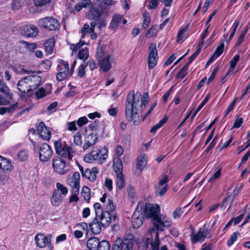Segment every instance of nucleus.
<instances>
[{
	"label": "nucleus",
	"instance_id": "1",
	"mask_svg": "<svg viewBox=\"0 0 250 250\" xmlns=\"http://www.w3.org/2000/svg\"><path fill=\"white\" fill-rule=\"evenodd\" d=\"M149 96L145 92L142 97L140 92L134 93L131 90L127 96L125 103V115L126 120L133 122L135 125L140 123L139 114L142 112L144 108L147 104Z\"/></svg>",
	"mask_w": 250,
	"mask_h": 250
},
{
	"label": "nucleus",
	"instance_id": "2",
	"mask_svg": "<svg viewBox=\"0 0 250 250\" xmlns=\"http://www.w3.org/2000/svg\"><path fill=\"white\" fill-rule=\"evenodd\" d=\"M54 147L56 153L61 157L72 160L75 150L73 147V145L68 146L65 141L59 139L54 142Z\"/></svg>",
	"mask_w": 250,
	"mask_h": 250
},
{
	"label": "nucleus",
	"instance_id": "3",
	"mask_svg": "<svg viewBox=\"0 0 250 250\" xmlns=\"http://www.w3.org/2000/svg\"><path fill=\"white\" fill-rule=\"evenodd\" d=\"M134 242L133 235L128 234L123 240L117 238L112 246V250H132Z\"/></svg>",
	"mask_w": 250,
	"mask_h": 250
},
{
	"label": "nucleus",
	"instance_id": "4",
	"mask_svg": "<svg viewBox=\"0 0 250 250\" xmlns=\"http://www.w3.org/2000/svg\"><path fill=\"white\" fill-rule=\"evenodd\" d=\"M107 151L105 150V153H101L100 149L93 150L84 155L83 160L87 163L97 161L98 163L102 164L107 157Z\"/></svg>",
	"mask_w": 250,
	"mask_h": 250
},
{
	"label": "nucleus",
	"instance_id": "5",
	"mask_svg": "<svg viewBox=\"0 0 250 250\" xmlns=\"http://www.w3.org/2000/svg\"><path fill=\"white\" fill-rule=\"evenodd\" d=\"M102 49L101 47L97 48V54L98 57V61L100 69L104 72H106L111 68V63L113 62V59L111 55H108L104 58L100 59V54L102 53Z\"/></svg>",
	"mask_w": 250,
	"mask_h": 250
},
{
	"label": "nucleus",
	"instance_id": "6",
	"mask_svg": "<svg viewBox=\"0 0 250 250\" xmlns=\"http://www.w3.org/2000/svg\"><path fill=\"white\" fill-rule=\"evenodd\" d=\"M144 204L142 202H139L138 204L137 208L132 216L131 224L132 227L134 229H137L143 224V215L141 211Z\"/></svg>",
	"mask_w": 250,
	"mask_h": 250
},
{
	"label": "nucleus",
	"instance_id": "7",
	"mask_svg": "<svg viewBox=\"0 0 250 250\" xmlns=\"http://www.w3.org/2000/svg\"><path fill=\"white\" fill-rule=\"evenodd\" d=\"M39 25L48 30H55L58 29L60 26L59 22L53 17H45L39 20Z\"/></svg>",
	"mask_w": 250,
	"mask_h": 250
},
{
	"label": "nucleus",
	"instance_id": "8",
	"mask_svg": "<svg viewBox=\"0 0 250 250\" xmlns=\"http://www.w3.org/2000/svg\"><path fill=\"white\" fill-rule=\"evenodd\" d=\"M209 230L205 227L203 228H199L196 233L192 231L190 235V240L192 244L197 242H203L206 238H210Z\"/></svg>",
	"mask_w": 250,
	"mask_h": 250
},
{
	"label": "nucleus",
	"instance_id": "9",
	"mask_svg": "<svg viewBox=\"0 0 250 250\" xmlns=\"http://www.w3.org/2000/svg\"><path fill=\"white\" fill-rule=\"evenodd\" d=\"M52 167L55 172L61 175L66 174L69 171V166L66 162L61 158L53 160Z\"/></svg>",
	"mask_w": 250,
	"mask_h": 250
},
{
	"label": "nucleus",
	"instance_id": "10",
	"mask_svg": "<svg viewBox=\"0 0 250 250\" xmlns=\"http://www.w3.org/2000/svg\"><path fill=\"white\" fill-rule=\"evenodd\" d=\"M56 79L59 81H62L66 78L69 72V63L62 60L58 62Z\"/></svg>",
	"mask_w": 250,
	"mask_h": 250
},
{
	"label": "nucleus",
	"instance_id": "11",
	"mask_svg": "<svg viewBox=\"0 0 250 250\" xmlns=\"http://www.w3.org/2000/svg\"><path fill=\"white\" fill-rule=\"evenodd\" d=\"M39 153L40 161L47 162L52 157L53 151L50 146L46 143H43L40 146Z\"/></svg>",
	"mask_w": 250,
	"mask_h": 250
},
{
	"label": "nucleus",
	"instance_id": "12",
	"mask_svg": "<svg viewBox=\"0 0 250 250\" xmlns=\"http://www.w3.org/2000/svg\"><path fill=\"white\" fill-rule=\"evenodd\" d=\"M160 212V208L158 205L149 203L146 204L144 213L146 217L152 218L153 221L159 216Z\"/></svg>",
	"mask_w": 250,
	"mask_h": 250
},
{
	"label": "nucleus",
	"instance_id": "13",
	"mask_svg": "<svg viewBox=\"0 0 250 250\" xmlns=\"http://www.w3.org/2000/svg\"><path fill=\"white\" fill-rule=\"evenodd\" d=\"M51 237L50 234L45 236L43 234H37L35 238L37 246L42 248L48 246L50 249H52L53 246L51 243Z\"/></svg>",
	"mask_w": 250,
	"mask_h": 250
},
{
	"label": "nucleus",
	"instance_id": "14",
	"mask_svg": "<svg viewBox=\"0 0 250 250\" xmlns=\"http://www.w3.org/2000/svg\"><path fill=\"white\" fill-rule=\"evenodd\" d=\"M149 57L148 60V67L150 69L153 68L157 63L158 52L156 45L154 43L150 44L149 49Z\"/></svg>",
	"mask_w": 250,
	"mask_h": 250
},
{
	"label": "nucleus",
	"instance_id": "15",
	"mask_svg": "<svg viewBox=\"0 0 250 250\" xmlns=\"http://www.w3.org/2000/svg\"><path fill=\"white\" fill-rule=\"evenodd\" d=\"M153 224L157 229L163 230L164 228H168L171 226V221L167 216L161 214L153 220Z\"/></svg>",
	"mask_w": 250,
	"mask_h": 250
},
{
	"label": "nucleus",
	"instance_id": "16",
	"mask_svg": "<svg viewBox=\"0 0 250 250\" xmlns=\"http://www.w3.org/2000/svg\"><path fill=\"white\" fill-rule=\"evenodd\" d=\"M80 174L78 172H74L69 175L67 178V183L72 189H80Z\"/></svg>",
	"mask_w": 250,
	"mask_h": 250
},
{
	"label": "nucleus",
	"instance_id": "17",
	"mask_svg": "<svg viewBox=\"0 0 250 250\" xmlns=\"http://www.w3.org/2000/svg\"><path fill=\"white\" fill-rule=\"evenodd\" d=\"M37 131L41 137L44 140H49L51 137L50 130L48 129L43 122H40L37 126Z\"/></svg>",
	"mask_w": 250,
	"mask_h": 250
},
{
	"label": "nucleus",
	"instance_id": "18",
	"mask_svg": "<svg viewBox=\"0 0 250 250\" xmlns=\"http://www.w3.org/2000/svg\"><path fill=\"white\" fill-rule=\"evenodd\" d=\"M27 78L31 92L36 89L41 84V78L38 75L27 76Z\"/></svg>",
	"mask_w": 250,
	"mask_h": 250
},
{
	"label": "nucleus",
	"instance_id": "19",
	"mask_svg": "<svg viewBox=\"0 0 250 250\" xmlns=\"http://www.w3.org/2000/svg\"><path fill=\"white\" fill-rule=\"evenodd\" d=\"M97 219L100 220V224L102 226H108L111 221V214L108 211H104L99 215Z\"/></svg>",
	"mask_w": 250,
	"mask_h": 250
},
{
	"label": "nucleus",
	"instance_id": "20",
	"mask_svg": "<svg viewBox=\"0 0 250 250\" xmlns=\"http://www.w3.org/2000/svg\"><path fill=\"white\" fill-rule=\"evenodd\" d=\"M104 13L96 6L90 7L89 13L88 14V19L94 21H99V19L102 16Z\"/></svg>",
	"mask_w": 250,
	"mask_h": 250
},
{
	"label": "nucleus",
	"instance_id": "21",
	"mask_svg": "<svg viewBox=\"0 0 250 250\" xmlns=\"http://www.w3.org/2000/svg\"><path fill=\"white\" fill-rule=\"evenodd\" d=\"M63 197L58 190H54L50 198L51 205L54 207H59L62 202Z\"/></svg>",
	"mask_w": 250,
	"mask_h": 250
},
{
	"label": "nucleus",
	"instance_id": "22",
	"mask_svg": "<svg viewBox=\"0 0 250 250\" xmlns=\"http://www.w3.org/2000/svg\"><path fill=\"white\" fill-rule=\"evenodd\" d=\"M98 138L94 134H90L87 135L85 138L84 142L83 145V149L86 150L90 146L96 144Z\"/></svg>",
	"mask_w": 250,
	"mask_h": 250
},
{
	"label": "nucleus",
	"instance_id": "23",
	"mask_svg": "<svg viewBox=\"0 0 250 250\" xmlns=\"http://www.w3.org/2000/svg\"><path fill=\"white\" fill-rule=\"evenodd\" d=\"M17 87L18 90L21 93H25L31 92L28 84L27 77L20 80L17 84Z\"/></svg>",
	"mask_w": 250,
	"mask_h": 250
},
{
	"label": "nucleus",
	"instance_id": "24",
	"mask_svg": "<svg viewBox=\"0 0 250 250\" xmlns=\"http://www.w3.org/2000/svg\"><path fill=\"white\" fill-rule=\"evenodd\" d=\"M0 169L3 171H11L13 169L11 161L7 158L0 156Z\"/></svg>",
	"mask_w": 250,
	"mask_h": 250
},
{
	"label": "nucleus",
	"instance_id": "25",
	"mask_svg": "<svg viewBox=\"0 0 250 250\" xmlns=\"http://www.w3.org/2000/svg\"><path fill=\"white\" fill-rule=\"evenodd\" d=\"M98 172L99 170L96 167H92L91 169L87 168L84 170L83 177H86L91 181H94L96 179V174Z\"/></svg>",
	"mask_w": 250,
	"mask_h": 250
},
{
	"label": "nucleus",
	"instance_id": "26",
	"mask_svg": "<svg viewBox=\"0 0 250 250\" xmlns=\"http://www.w3.org/2000/svg\"><path fill=\"white\" fill-rule=\"evenodd\" d=\"M38 33V28L33 25H27L24 29V35L27 37H34Z\"/></svg>",
	"mask_w": 250,
	"mask_h": 250
},
{
	"label": "nucleus",
	"instance_id": "27",
	"mask_svg": "<svg viewBox=\"0 0 250 250\" xmlns=\"http://www.w3.org/2000/svg\"><path fill=\"white\" fill-rule=\"evenodd\" d=\"M136 168L141 172L146 167L147 162L146 155L145 154H141L136 159Z\"/></svg>",
	"mask_w": 250,
	"mask_h": 250
},
{
	"label": "nucleus",
	"instance_id": "28",
	"mask_svg": "<svg viewBox=\"0 0 250 250\" xmlns=\"http://www.w3.org/2000/svg\"><path fill=\"white\" fill-rule=\"evenodd\" d=\"M122 16L120 15H114L113 16L110 23L109 25V28L112 30L116 29L121 22Z\"/></svg>",
	"mask_w": 250,
	"mask_h": 250
},
{
	"label": "nucleus",
	"instance_id": "29",
	"mask_svg": "<svg viewBox=\"0 0 250 250\" xmlns=\"http://www.w3.org/2000/svg\"><path fill=\"white\" fill-rule=\"evenodd\" d=\"M101 225L99 220L97 219V217H96L92 222L89 224V228L92 233L98 234L101 230Z\"/></svg>",
	"mask_w": 250,
	"mask_h": 250
},
{
	"label": "nucleus",
	"instance_id": "30",
	"mask_svg": "<svg viewBox=\"0 0 250 250\" xmlns=\"http://www.w3.org/2000/svg\"><path fill=\"white\" fill-rule=\"evenodd\" d=\"M100 242L96 237L89 238L87 241V247L90 250H97Z\"/></svg>",
	"mask_w": 250,
	"mask_h": 250
},
{
	"label": "nucleus",
	"instance_id": "31",
	"mask_svg": "<svg viewBox=\"0 0 250 250\" xmlns=\"http://www.w3.org/2000/svg\"><path fill=\"white\" fill-rule=\"evenodd\" d=\"M150 243L151 247L152 248V250H158L160 245V241H159V233L157 232L155 234V239L153 242L152 238H147L146 240V243Z\"/></svg>",
	"mask_w": 250,
	"mask_h": 250
},
{
	"label": "nucleus",
	"instance_id": "32",
	"mask_svg": "<svg viewBox=\"0 0 250 250\" xmlns=\"http://www.w3.org/2000/svg\"><path fill=\"white\" fill-rule=\"evenodd\" d=\"M46 53L48 54H51L55 46V40L54 38H50L47 40L44 44Z\"/></svg>",
	"mask_w": 250,
	"mask_h": 250
},
{
	"label": "nucleus",
	"instance_id": "33",
	"mask_svg": "<svg viewBox=\"0 0 250 250\" xmlns=\"http://www.w3.org/2000/svg\"><path fill=\"white\" fill-rule=\"evenodd\" d=\"M113 167L116 174L123 173V166L122 160L119 158H116L113 162Z\"/></svg>",
	"mask_w": 250,
	"mask_h": 250
},
{
	"label": "nucleus",
	"instance_id": "34",
	"mask_svg": "<svg viewBox=\"0 0 250 250\" xmlns=\"http://www.w3.org/2000/svg\"><path fill=\"white\" fill-rule=\"evenodd\" d=\"M0 92L9 98L11 99L12 97V94L10 92L9 88L2 80H0Z\"/></svg>",
	"mask_w": 250,
	"mask_h": 250
},
{
	"label": "nucleus",
	"instance_id": "35",
	"mask_svg": "<svg viewBox=\"0 0 250 250\" xmlns=\"http://www.w3.org/2000/svg\"><path fill=\"white\" fill-rule=\"evenodd\" d=\"M92 5L90 0H82L80 1L75 6V9L77 11H80L83 8H86Z\"/></svg>",
	"mask_w": 250,
	"mask_h": 250
},
{
	"label": "nucleus",
	"instance_id": "36",
	"mask_svg": "<svg viewBox=\"0 0 250 250\" xmlns=\"http://www.w3.org/2000/svg\"><path fill=\"white\" fill-rule=\"evenodd\" d=\"M18 107V104L15 103L7 107H1L0 108V114L3 115L6 113H12Z\"/></svg>",
	"mask_w": 250,
	"mask_h": 250
},
{
	"label": "nucleus",
	"instance_id": "37",
	"mask_svg": "<svg viewBox=\"0 0 250 250\" xmlns=\"http://www.w3.org/2000/svg\"><path fill=\"white\" fill-rule=\"evenodd\" d=\"M116 183L117 187L119 189H122L125 186L124 176L123 173L116 174Z\"/></svg>",
	"mask_w": 250,
	"mask_h": 250
},
{
	"label": "nucleus",
	"instance_id": "38",
	"mask_svg": "<svg viewBox=\"0 0 250 250\" xmlns=\"http://www.w3.org/2000/svg\"><path fill=\"white\" fill-rule=\"evenodd\" d=\"M240 59V56L239 55H235L233 58L230 61L229 68L227 73V75H228L230 73L233 71L236 64L238 62Z\"/></svg>",
	"mask_w": 250,
	"mask_h": 250
},
{
	"label": "nucleus",
	"instance_id": "39",
	"mask_svg": "<svg viewBox=\"0 0 250 250\" xmlns=\"http://www.w3.org/2000/svg\"><path fill=\"white\" fill-rule=\"evenodd\" d=\"M78 58L79 59L83 60V61L86 60L89 57V52L87 47L81 49L78 52Z\"/></svg>",
	"mask_w": 250,
	"mask_h": 250
},
{
	"label": "nucleus",
	"instance_id": "40",
	"mask_svg": "<svg viewBox=\"0 0 250 250\" xmlns=\"http://www.w3.org/2000/svg\"><path fill=\"white\" fill-rule=\"evenodd\" d=\"M167 186H158L155 185V190L156 194H158L160 196H163L167 192Z\"/></svg>",
	"mask_w": 250,
	"mask_h": 250
},
{
	"label": "nucleus",
	"instance_id": "41",
	"mask_svg": "<svg viewBox=\"0 0 250 250\" xmlns=\"http://www.w3.org/2000/svg\"><path fill=\"white\" fill-rule=\"evenodd\" d=\"M81 194L87 202H89L90 199V189L88 187L84 186L82 188Z\"/></svg>",
	"mask_w": 250,
	"mask_h": 250
},
{
	"label": "nucleus",
	"instance_id": "42",
	"mask_svg": "<svg viewBox=\"0 0 250 250\" xmlns=\"http://www.w3.org/2000/svg\"><path fill=\"white\" fill-rule=\"evenodd\" d=\"M56 188L57 189L55 190H58L59 192H61L62 194L61 195L62 196L67 194L68 192L67 188L61 183L59 182L57 183Z\"/></svg>",
	"mask_w": 250,
	"mask_h": 250
},
{
	"label": "nucleus",
	"instance_id": "43",
	"mask_svg": "<svg viewBox=\"0 0 250 250\" xmlns=\"http://www.w3.org/2000/svg\"><path fill=\"white\" fill-rule=\"evenodd\" d=\"M103 207L106 210L105 211H108L109 212L113 211L115 209L112 200L109 198L107 199L106 202L103 205Z\"/></svg>",
	"mask_w": 250,
	"mask_h": 250
},
{
	"label": "nucleus",
	"instance_id": "44",
	"mask_svg": "<svg viewBox=\"0 0 250 250\" xmlns=\"http://www.w3.org/2000/svg\"><path fill=\"white\" fill-rule=\"evenodd\" d=\"M158 31V27L157 25L153 26L147 31L146 34L147 38H150L155 36Z\"/></svg>",
	"mask_w": 250,
	"mask_h": 250
},
{
	"label": "nucleus",
	"instance_id": "45",
	"mask_svg": "<svg viewBox=\"0 0 250 250\" xmlns=\"http://www.w3.org/2000/svg\"><path fill=\"white\" fill-rule=\"evenodd\" d=\"M189 64L188 63L181 69L180 72L177 74V77L180 79H184L188 73V70Z\"/></svg>",
	"mask_w": 250,
	"mask_h": 250
},
{
	"label": "nucleus",
	"instance_id": "46",
	"mask_svg": "<svg viewBox=\"0 0 250 250\" xmlns=\"http://www.w3.org/2000/svg\"><path fill=\"white\" fill-rule=\"evenodd\" d=\"M80 189H72L71 194L69 197V202L70 203L73 202H77L79 200L78 195L79 193Z\"/></svg>",
	"mask_w": 250,
	"mask_h": 250
},
{
	"label": "nucleus",
	"instance_id": "47",
	"mask_svg": "<svg viewBox=\"0 0 250 250\" xmlns=\"http://www.w3.org/2000/svg\"><path fill=\"white\" fill-rule=\"evenodd\" d=\"M17 157L20 161H25L27 160L28 158V153L27 151L25 150H21L18 153Z\"/></svg>",
	"mask_w": 250,
	"mask_h": 250
},
{
	"label": "nucleus",
	"instance_id": "48",
	"mask_svg": "<svg viewBox=\"0 0 250 250\" xmlns=\"http://www.w3.org/2000/svg\"><path fill=\"white\" fill-rule=\"evenodd\" d=\"M110 245L108 241L102 240L99 244L97 250H110Z\"/></svg>",
	"mask_w": 250,
	"mask_h": 250
},
{
	"label": "nucleus",
	"instance_id": "49",
	"mask_svg": "<svg viewBox=\"0 0 250 250\" xmlns=\"http://www.w3.org/2000/svg\"><path fill=\"white\" fill-rule=\"evenodd\" d=\"M221 175V169H218L208 180V182L211 184L214 183L218 180Z\"/></svg>",
	"mask_w": 250,
	"mask_h": 250
},
{
	"label": "nucleus",
	"instance_id": "50",
	"mask_svg": "<svg viewBox=\"0 0 250 250\" xmlns=\"http://www.w3.org/2000/svg\"><path fill=\"white\" fill-rule=\"evenodd\" d=\"M238 235V233L237 232H235L230 235V238L227 241V246L228 247H230L233 245L234 242L236 240Z\"/></svg>",
	"mask_w": 250,
	"mask_h": 250
},
{
	"label": "nucleus",
	"instance_id": "51",
	"mask_svg": "<svg viewBox=\"0 0 250 250\" xmlns=\"http://www.w3.org/2000/svg\"><path fill=\"white\" fill-rule=\"evenodd\" d=\"M82 32V38H84L87 33L91 32V28H90L89 25L85 23L81 29Z\"/></svg>",
	"mask_w": 250,
	"mask_h": 250
},
{
	"label": "nucleus",
	"instance_id": "52",
	"mask_svg": "<svg viewBox=\"0 0 250 250\" xmlns=\"http://www.w3.org/2000/svg\"><path fill=\"white\" fill-rule=\"evenodd\" d=\"M224 50V44L222 42L220 45L217 47L213 54L217 57H219L223 52Z\"/></svg>",
	"mask_w": 250,
	"mask_h": 250
},
{
	"label": "nucleus",
	"instance_id": "53",
	"mask_svg": "<svg viewBox=\"0 0 250 250\" xmlns=\"http://www.w3.org/2000/svg\"><path fill=\"white\" fill-rule=\"evenodd\" d=\"M94 208L95 209L96 217L99 216V214L104 212L103 211L102 205L99 203H96L94 205Z\"/></svg>",
	"mask_w": 250,
	"mask_h": 250
},
{
	"label": "nucleus",
	"instance_id": "54",
	"mask_svg": "<svg viewBox=\"0 0 250 250\" xmlns=\"http://www.w3.org/2000/svg\"><path fill=\"white\" fill-rule=\"evenodd\" d=\"M97 5H105L106 6H110L115 4V2L113 0H98Z\"/></svg>",
	"mask_w": 250,
	"mask_h": 250
},
{
	"label": "nucleus",
	"instance_id": "55",
	"mask_svg": "<svg viewBox=\"0 0 250 250\" xmlns=\"http://www.w3.org/2000/svg\"><path fill=\"white\" fill-rule=\"evenodd\" d=\"M248 29L246 28L244 31H242L240 37L236 42L235 45L239 46L243 42L244 37L247 32Z\"/></svg>",
	"mask_w": 250,
	"mask_h": 250
},
{
	"label": "nucleus",
	"instance_id": "56",
	"mask_svg": "<svg viewBox=\"0 0 250 250\" xmlns=\"http://www.w3.org/2000/svg\"><path fill=\"white\" fill-rule=\"evenodd\" d=\"M150 18L148 16L147 14H144V22L143 24V27L144 29H146L147 28V27L149 26V24L150 23Z\"/></svg>",
	"mask_w": 250,
	"mask_h": 250
},
{
	"label": "nucleus",
	"instance_id": "57",
	"mask_svg": "<svg viewBox=\"0 0 250 250\" xmlns=\"http://www.w3.org/2000/svg\"><path fill=\"white\" fill-rule=\"evenodd\" d=\"M239 21H235L233 25H232V30L231 31V33L229 36V37L228 39V41L231 40L234 36V35L235 34V32H236V31L237 30V28L238 27V26H239Z\"/></svg>",
	"mask_w": 250,
	"mask_h": 250
},
{
	"label": "nucleus",
	"instance_id": "58",
	"mask_svg": "<svg viewBox=\"0 0 250 250\" xmlns=\"http://www.w3.org/2000/svg\"><path fill=\"white\" fill-rule=\"evenodd\" d=\"M115 152L116 158H120V156L124 153V149L120 145H117L115 148Z\"/></svg>",
	"mask_w": 250,
	"mask_h": 250
},
{
	"label": "nucleus",
	"instance_id": "59",
	"mask_svg": "<svg viewBox=\"0 0 250 250\" xmlns=\"http://www.w3.org/2000/svg\"><path fill=\"white\" fill-rule=\"evenodd\" d=\"M84 44L85 42H84L80 41L76 45L72 44L70 47V49L72 50L73 52L77 51Z\"/></svg>",
	"mask_w": 250,
	"mask_h": 250
},
{
	"label": "nucleus",
	"instance_id": "60",
	"mask_svg": "<svg viewBox=\"0 0 250 250\" xmlns=\"http://www.w3.org/2000/svg\"><path fill=\"white\" fill-rule=\"evenodd\" d=\"M243 122V118L241 117H238L235 120L233 127L234 128H239L242 125Z\"/></svg>",
	"mask_w": 250,
	"mask_h": 250
},
{
	"label": "nucleus",
	"instance_id": "61",
	"mask_svg": "<svg viewBox=\"0 0 250 250\" xmlns=\"http://www.w3.org/2000/svg\"><path fill=\"white\" fill-rule=\"evenodd\" d=\"M36 95L38 99H41L45 96V90L43 88H40L36 92Z\"/></svg>",
	"mask_w": 250,
	"mask_h": 250
},
{
	"label": "nucleus",
	"instance_id": "62",
	"mask_svg": "<svg viewBox=\"0 0 250 250\" xmlns=\"http://www.w3.org/2000/svg\"><path fill=\"white\" fill-rule=\"evenodd\" d=\"M86 65L83 64H81L78 68V76L82 77L85 74V67Z\"/></svg>",
	"mask_w": 250,
	"mask_h": 250
},
{
	"label": "nucleus",
	"instance_id": "63",
	"mask_svg": "<svg viewBox=\"0 0 250 250\" xmlns=\"http://www.w3.org/2000/svg\"><path fill=\"white\" fill-rule=\"evenodd\" d=\"M112 180L108 178H106L104 182V186L107 188V189L111 191L112 189Z\"/></svg>",
	"mask_w": 250,
	"mask_h": 250
},
{
	"label": "nucleus",
	"instance_id": "64",
	"mask_svg": "<svg viewBox=\"0 0 250 250\" xmlns=\"http://www.w3.org/2000/svg\"><path fill=\"white\" fill-rule=\"evenodd\" d=\"M88 122V119L85 117H82L80 118L77 122L78 126H82L83 125L86 124Z\"/></svg>",
	"mask_w": 250,
	"mask_h": 250
}]
</instances>
